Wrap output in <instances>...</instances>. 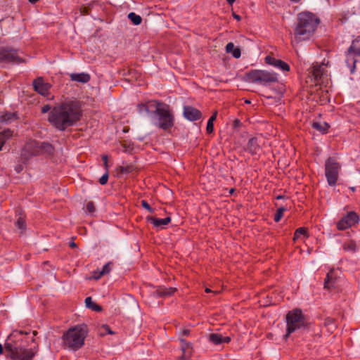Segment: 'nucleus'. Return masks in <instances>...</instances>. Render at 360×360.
Wrapping results in <instances>:
<instances>
[{
	"label": "nucleus",
	"mask_w": 360,
	"mask_h": 360,
	"mask_svg": "<svg viewBox=\"0 0 360 360\" xmlns=\"http://www.w3.org/2000/svg\"><path fill=\"white\" fill-rule=\"evenodd\" d=\"M25 347L21 331L13 332L8 336L4 344L6 356L11 360H32L35 352Z\"/></svg>",
	"instance_id": "f03ea898"
},
{
	"label": "nucleus",
	"mask_w": 360,
	"mask_h": 360,
	"mask_svg": "<svg viewBox=\"0 0 360 360\" xmlns=\"http://www.w3.org/2000/svg\"><path fill=\"white\" fill-rule=\"evenodd\" d=\"M82 117L79 102L75 98H65L56 104L48 115L49 122L59 131L75 125Z\"/></svg>",
	"instance_id": "f257e3e1"
},
{
	"label": "nucleus",
	"mask_w": 360,
	"mask_h": 360,
	"mask_svg": "<svg viewBox=\"0 0 360 360\" xmlns=\"http://www.w3.org/2000/svg\"><path fill=\"white\" fill-rule=\"evenodd\" d=\"M108 177H109V175H108V172H106L100 179H99V183L101 184V185H105L107 184L108 182Z\"/></svg>",
	"instance_id": "58836bf2"
},
{
	"label": "nucleus",
	"mask_w": 360,
	"mask_h": 360,
	"mask_svg": "<svg viewBox=\"0 0 360 360\" xmlns=\"http://www.w3.org/2000/svg\"><path fill=\"white\" fill-rule=\"evenodd\" d=\"M34 89L41 95L46 97L49 99H53V96L49 97L50 84L45 82L42 77H38L33 82Z\"/></svg>",
	"instance_id": "4468645a"
},
{
	"label": "nucleus",
	"mask_w": 360,
	"mask_h": 360,
	"mask_svg": "<svg viewBox=\"0 0 360 360\" xmlns=\"http://www.w3.org/2000/svg\"><path fill=\"white\" fill-rule=\"evenodd\" d=\"M184 115L190 121H195L201 117V112L198 109L192 106H184Z\"/></svg>",
	"instance_id": "dca6fc26"
},
{
	"label": "nucleus",
	"mask_w": 360,
	"mask_h": 360,
	"mask_svg": "<svg viewBox=\"0 0 360 360\" xmlns=\"http://www.w3.org/2000/svg\"><path fill=\"white\" fill-rule=\"evenodd\" d=\"M128 18L132 22V23L135 25H139L141 23L142 18L140 15L136 14L134 12H131L128 14Z\"/></svg>",
	"instance_id": "c756f323"
},
{
	"label": "nucleus",
	"mask_w": 360,
	"mask_h": 360,
	"mask_svg": "<svg viewBox=\"0 0 360 360\" xmlns=\"http://www.w3.org/2000/svg\"><path fill=\"white\" fill-rule=\"evenodd\" d=\"M334 281H335L334 271L331 270L326 275V278L325 282H324V288L330 289L332 287V285L334 283Z\"/></svg>",
	"instance_id": "393cba45"
},
{
	"label": "nucleus",
	"mask_w": 360,
	"mask_h": 360,
	"mask_svg": "<svg viewBox=\"0 0 360 360\" xmlns=\"http://www.w3.org/2000/svg\"><path fill=\"white\" fill-rule=\"evenodd\" d=\"M312 127L314 129L323 134L326 133L329 128V126L326 122H313Z\"/></svg>",
	"instance_id": "cd10ccee"
},
{
	"label": "nucleus",
	"mask_w": 360,
	"mask_h": 360,
	"mask_svg": "<svg viewBox=\"0 0 360 360\" xmlns=\"http://www.w3.org/2000/svg\"><path fill=\"white\" fill-rule=\"evenodd\" d=\"M359 215L354 212H349L342 217L337 224V228L340 230H345L359 222Z\"/></svg>",
	"instance_id": "ddd939ff"
},
{
	"label": "nucleus",
	"mask_w": 360,
	"mask_h": 360,
	"mask_svg": "<svg viewBox=\"0 0 360 360\" xmlns=\"http://www.w3.org/2000/svg\"><path fill=\"white\" fill-rule=\"evenodd\" d=\"M86 212L90 213V214L94 213L95 212V210H96L95 207H94V204L92 202H89L86 204Z\"/></svg>",
	"instance_id": "4c0bfd02"
},
{
	"label": "nucleus",
	"mask_w": 360,
	"mask_h": 360,
	"mask_svg": "<svg viewBox=\"0 0 360 360\" xmlns=\"http://www.w3.org/2000/svg\"><path fill=\"white\" fill-rule=\"evenodd\" d=\"M141 205L143 206V207L148 210L150 212H153V210L150 207V205L146 200L141 201Z\"/></svg>",
	"instance_id": "a19ab883"
},
{
	"label": "nucleus",
	"mask_w": 360,
	"mask_h": 360,
	"mask_svg": "<svg viewBox=\"0 0 360 360\" xmlns=\"http://www.w3.org/2000/svg\"><path fill=\"white\" fill-rule=\"evenodd\" d=\"M176 288H165L164 286L159 287L155 291V293L159 297L170 296L174 293Z\"/></svg>",
	"instance_id": "4be33fe9"
},
{
	"label": "nucleus",
	"mask_w": 360,
	"mask_h": 360,
	"mask_svg": "<svg viewBox=\"0 0 360 360\" xmlns=\"http://www.w3.org/2000/svg\"><path fill=\"white\" fill-rule=\"evenodd\" d=\"M190 334V330L188 329H184L181 333L180 335L181 336H187Z\"/></svg>",
	"instance_id": "49530a36"
},
{
	"label": "nucleus",
	"mask_w": 360,
	"mask_h": 360,
	"mask_svg": "<svg viewBox=\"0 0 360 360\" xmlns=\"http://www.w3.org/2000/svg\"><path fill=\"white\" fill-rule=\"evenodd\" d=\"M155 106L157 108L154 111V114L158 116L155 125L164 130L170 129L174 124V120L169 105L159 102L158 105Z\"/></svg>",
	"instance_id": "423d86ee"
},
{
	"label": "nucleus",
	"mask_w": 360,
	"mask_h": 360,
	"mask_svg": "<svg viewBox=\"0 0 360 360\" xmlns=\"http://www.w3.org/2000/svg\"><path fill=\"white\" fill-rule=\"evenodd\" d=\"M22 61L16 50L0 49V64L20 63Z\"/></svg>",
	"instance_id": "f8f14e48"
},
{
	"label": "nucleus",
	"mask_w": 360,
	"mask_h": 360,
	"mask_svg": "<svg viewBox=\"0 0 360 360\" xmlns=\"http://www.w3.org/2000/svg\"><path fill=\"white\" fill-rule=\"evenodd\" d=\"M359 245L354 240L345 242L342 248L345 251L355 252L358 250Z\"/></svg>",
	"instance_id": "b1692460"
},
{
	"label": "nucleus",
	"mask_w": 360,
	"mask_h": 360,
	"mask_svg": "<svg viewBox=\"0 0 360 360\" xmlns=\"http://www.w3.org/2000/svg\"><path fill=\"white\" fill-rule=\"evenodd\" d=\"M146 221L151 223L155 228L163 229L171 221V218L167 217L165 219H158L148 216L146 217Z\"/></svg>",
	"instance_id": "6ab92c4d"
},
{
	"label": "nucleus",
	"mask_w": 360,
	"mask_h": 360,
	"mask_svg": "<svg viewBox=\"0 0 360 360\" xmlns=\"http://www.w3.org/2000/svg\"><path fill=\"white\" fill-rule=\"evenodd\" d=\"M158 101H151L147 103H140L137 105V110L139 114H149L154 113L156 109V105H158Z\"/></svg>",
	"instance_id": "f3484780"
},
{
	"label": "nucleus",
	"mask_w": 360,
	"mask_h": 360,
	"mask_svg": "<svg viewBox=\"0 0 360 360\" xmlns=\"http://www.w3.org/2000/svg\"><path fill=\"white\" fill-rule=\"evenodd\" d=\"M265 62L266 63L272 65L278 69H280L283 71H289L290 70V66L286 63L280 59H276L271 56H267L265 58Z\"/></svg>",
	"instance_id": "2eb2a0df"
},
{
	"label": "nucleus",
	"mask_w": 360,
	"mask_h": 360,
	"mask_svg": "<svg viewBox=\"0 0 360 360\" xmlns=\"http://www.w3.org/2000/svg\"><path fill=\"white\" fill-rule=\"evenodd\" d=\"M340 170V164L333 158H329L325 162V174L330 186H334L337 183L339 172Z\"/></svg>",
	"instance_id": "9b49d317"
},
{
	"label": "nucleus",
	"mask_w": 360,
	"mask_h": 360,
	"mask_svg": "<svg viewBox=\"0 0 360 360\" xmlns=\"http://www.w3.org/2000/svg\"><path fill=\"white\" fill-rule=\"evenodd\" d=\"M217 111H215V112H214L213 115L210 117V119L208 120V122H214L217 119Z\"/></svg>",
	"instance_id": "c03bdc74"
},
{
	"label": "nucleus",
	"mask_w": 360,
	"mask_h": 360,
	"mask_svg": "<svg viewBox=\"0 0 360 360\" xmlns=\"http://www.w3.org/2000/svg\"><path fill=\"white\" fill-rule=\"evenodd\" d=\"M53 150L52 146L49 143L30 140L25 143L22 148L21 156L23 160L27 161L33 156L44 153H51Z\"/></svg>",
	"instance_id": "39448f33"
},
{
	"label": "nucleus",
	"mask_w": 360,
	"mask_h": 360,
	"mask_svg": "<svg viewBox=\"0 0 360 360\" xmlns=\"http://www.w3.org/2000/svg\"><path fill=\"white\" fill-rule=\"evenodd\" d=\"M328 59L324 58L321 63H315L310 68L309 74L314 78L316 84L323 83L328 76Z\"/></svg>",
	"instance_id": "9d476101"
},
{
	"label": "nucleus",
	"mask_w": 360,
	"mask_h": 360,
	"mask_svg": "<svg viewBox=\"0 0 360 360\" xmlns=\"http://www.w3.org/2000/svg\"><path fill=\"white\" fill-rule=\"evenodd\" d=\"M4 349L2 345L0 343V354L3 353Z\"/></svg>",
	"instance_id": "864d4df0"
},
{
	"label": "nucleus",
	"mask_w": 360,
	"mask_h": 360,
	"mask_svg": "<svg viewBox=\"0 0 360 360\" xmlns=\"http://www.w3.org/2000/svg\"><path fill=\"white\" fill-rule=\"evenodd\" d=\"M51 108L49 105H44L42 108H41V112L42 113H46V112H50L51 110Z\"/></svg>",
	"instance_id": "79ce46f5"
},
{
	"label": "nucleus",
	"mask_w": 360,
	"mask_h": 360,
	"mask_svg": "<svg viewBox=\"0 0 360 360\" xmlns=\"http://www.w3.org/2000/svg\"><path fill=\"white\" fill-rule=\"evenodd\" d=\"M102 160L103 161V164L105 165V169L108 170V156L106 155H103Z\"/></svg>",
	"instance_id": "a18cd8bd"
},
{
	"label": "nucleus",
	"mask_w": 360,
	"mask_h": 360,
	"mask_svg": "<svg viewBox=\"0 0 360 360\" xmlns=\"http://www.w3.org/2000/svg\"><path fill=\"white\" fill-rule=\"evenodd\" d=\"M112 263L108 262L106 264H105L102 269V270L100 271V276H104L105 274H108L110 272L112 269Z\"/></svg>",
	"instance_id": "72a5a7b5"
},
{
	"label": "nucleus",
	"mask_w": 360,
	"mask_h": 360,
	"mask_svg": "<svg viewBox=\"0 0 360 360\" xmlns=\"http://www.w3.org/2000/svg\"><path fill=\"white\" fill-rule=\"evenodd\" d=\"M226 51L232 53L233 56L236 58L240 57L241 53L238 48H235L233 43L229 42L226 46Z\"/></svg>",
	"instance_id": "5701e85b"
},
{
	"label": "nucleus",
	"mask_w": 360,
	"mask_h": 360,
	"mask_svg": "<svg viewBox=\"0 0 360 360\" xmlns=\"http://www.w3.org/2000/svg\"><path fill=\"white\" fill-rule=\"evenodd\" d=\"M205 292H213L214 294L217 295L219 293V291L217 290H214V291H212L211 289H210L209 288H205Z\"/></svg>",
	"instance_id": "de8ad7c7"
},
{
	"label": "nucleus",
	"mask_w": 360,
	"mask_h": 360,
	"mask_svg": "<svg viewBox=\"0 0 360 360\" xmlns=\"http://www.w3.org/2000/svg\"><path fill=\"white\" fill-rule=\"evenodd\" d=\"M233 18H234L235 19H236L237 20H240L241 19L240 16V15H237V14H236V13H233Z\"/></svg>",
	"instance_id": "09e8293b"
},
{
	"label": "nucleus",
	"mask_w": 360,
	"mask_h": 360,
	"mask_svg": "<svg viewBox=\"0 0 360 360\" xmlns=\"http://www.w3.org/2000/svg\"><path fill=\"white\" fill-rule=\"evenodd\" d=\"M100 271H94L92 274L91 278L95 280L99 279L102 276H100Z\"/></svg>",
	"instance_id": "37998d69"
},
{
	"label": "nucleus",
	"mask_w": 360,
	"mask_h": 360,
	"mask_svg": "<svg viewBox=\"0 0 360 360\" xmlns=\"http://www.w3.org/2000/svg\"><path fill=\"white\" fill-rule=\"evenodd\" d=\"M15 226L20 230L23 231L25 228V221L22 217H20L15 222Z\"/></svg>",
	"instance_id": "e433bc0d"
},
{
	"label": "nucleus",
	"mask_w": 360,
	"mask_h": 360,
	"mask_svg": "<svg viewBox=\"0 0 360 360\" xmlns=\"http://www.w3.org/2000/svg\"><path fill=\"white\" fill-rule=\"evenodd\" d=\"M319 20L312 13L303 12L298 15L297 22L293 32L292 43H299L309 39L313 35Z\"/></svg>",
	"instance_id": "7ed1b4c3"
},
{
	"label": "nucleus",
	"mask_w": 360,
	"mask_h": 360,
	"mask_svg": "<svg viewBox=\"0 0 360 360\" xmlns=\"http://www.w3.org/2000/svg\"><path fill=\"white\" fill-rule=\"evenodd\" d=\"M14 117H15V114L6 112L5 114L0 115V122L6 123V122H9L10 120H11L12 119H13Z\"/></svg>",
	"instance_id": "473e14b6"
},
{
	"label": "nucleus",
	"mask_w": 360,
	"mask_h": 360,
	"mask_svg": "<svg viewBox=\"0 0 360 360\" xmlns=\"http://www.w3.org/2000/svg\"><path fill=\"white\" fill-rule=\"evenodd\" d=\"M285 210V209L284 207H280L277 210L276 213L274 218L275 221L278 222L281 219Z\"/></svg>",
	"instance_id": "c9c22d12"
},
{
	"label": "nucleus",
	"mask_w": 360,
	"mask_h": 360,
	"mask_svg": "<svg viewBox=\"0 0 360 360\" xmlns=\"http://www.w3.org/2000/svg\"><path fill=\"white\" fill-rule=\"evenodd\" d=\"M350 189L352 191H355L356 190V188L355 187H351Z\"/></svg>",
	"instance_id": "5fc2aeb1"
},
{
	"label": "nucleus",
	"mask_w": 360,
	"mask_h": 360,
	"mask_svg": "<svg viewBox=\"0 0 360 360\" xmlns=\"http://www.w3.org/2000/svg\"><path fill=\"white\" fill-rule=\"evenodd\" d=\"M248 82L262 85L270 84L278 81L277 75L273 72L262 70H252L245 74Z\"/></svg>",
	"instance_id": "0eeeda50"
},
{
	"label": "nucleus",
	"mask_w": 360,
	"mask_h": 360,
	"mask_svg": "<svg viewBox=\"0 0 360 360\" xmlns=\"http://www.w3.org/2000/svg\"><path fill=\"white\" fill-rule=\"evenodd\" d=\"M209 341L214 345H220L222 343H229L231 338L229 336H223L220 333H211L209 335Z\"/></svg>",
	"instance_id": "aec40b11"
},
{
	"label": "nucleus",
	"mask_w": 360,
	"mask_h": 360,
	"mask_svg": "<svg viewBox=\"0 0 360 360\" xmlns=\"http://www.w3.org/2000/svg\"><path fill=\"white\" fill-rule=\"evenodd\" d=\"M345 61L350 72L354 73L356 64L360 61V37L352 41V44L347 49Z\"/></svg>",
	"instance_id": "6e6552de"
},
{
	"label": "nucleus",
	"mask_w": 360,
	"mask_h": 360,
	"mask_svg": "<svg viewBox=\"0 0 360 360\" xmlns=\"http://www.w3.org/2000/svg\"><path fill=\"white\" fill-rule=\"evenodd\" d=\"M258 148H259V145L257 143V139L256 138L250 139L248 143V149L252 153H257Z\"/></svg>",
	"instance_id": "c85d7f7f"
},
{
	"label": "nucleus",
	"mask_w": 360,
	"mask_h": 360,
	"mask_svg": "<svg viewBox=\"0 0 360 360\" xmlns=\"http://www.w3.org/2000/svg\"><path fill=\"white\" fill-rule=\"evenodd\" d=\"M282 198H283V197H282V196H281V195H279V196H278V197H277V198H278V199H281Z\"/></svg>",
	"instance_id": "6e6d98bb"
},
{
	"label": "nucleus",
	"mask_w": 360,
	"mask_h": 360,
	"mask_svg": "<svg viewBox=\"0 0 360 360\" xmlns=\"http://www.w3.org/2000/svg\"><path fill=\"white\" fill-rule=\"evenodd\" d=\"M302 235L304 237H305V238H308V237H309V235H308L307 231V229H306L305 228L301 227V228L297 229L295 231L294 237H293V240H296L299 239V238H300V237Z\"/></svg>",
	"instance_id": "7c9ffc66"
},
{
	"label": "nucleus",
	"mask_w": 360,
	"mask_h": 360,
	"mask_svg": "<svg viewBox=\"0 0 360 360\" xmlns=\"http://www.w3.org/2000/svg\"><path fill=\"white\" fill-rule=\"evenodd\" d=\"M72 81L80 83H87L90 80V75L87 73H72L70 75Z\"/></svg>",
	"instance_id": "412c9836"
},
{
	"label": "nucleus",
	"mask_w": 360,
	"mask_h": 360,
	"mask_svg": "<svg viewBox=\"0 0 360 360\" xmlns=\"http://www.w3.org/2000/svg\"><path fill=\"white\" fill-rule=\"evenodd\" d=\"M206 130L208 134H211L214 131L213 122H207Z\"/></svg>",
	"instance_id": "ea45409f"
},
{
	"label": "nucleus",
	"mask_w": 360,
	"mask_h": 360,
	"mask_svg": "<svg viewBox=\"0 0 360 360\" xmlns=\"http://www.w3.org/2000/svg\"><path fill=\"white\" fill-rule=\"evenodd\" d=\"M70 246L71 248H75V247L77 246V245H76V243H74V242H71V243H70Z\"/></svg>",
	"instance_id": "3c124183"
},
{
	"label": "nucleus",
	"mask_w": 360,
	"mask_h": 360,
	"mask_svg": "<svg viewBox=\"0 0 360 360\" xmlns=\"http://www.w3.org/2000/svg\"><path fill=\"white\" fill-rule=\"evenodd\" d=\"M88 334L85 325H77L70 328L63 335V346L72 351H77L84 344V340Z\"/></svg>",
	"instance_id": "20e7f679"
},
{
	"label": "nucleus",
	"mask_w": 360,
	"mask_h": 360,
	"mask_svg": "<svg viewBox=\"0 0 360 360\" xmlns=\"http://www.w3.org/2000/svg\"><path fill=\"white\" fill-rule=\"evenodd\" d=\"M180 342L182 356L179 360H191L190 357L192 353L191 344L184 340L182 338H180Z\"/></svg>",
	"instance_id": "a211bd4d"
},
{
	"label": "nucleus",
	"mask_w": 360,
	"mask_h": 360,
	"mask_svg": "<svg viewBox=\"0 0 360 360\" xmlns=\"http://www.w3.org/2000/svg\"><path fill=\"white\" fill-rule=\"evenodd\" d=\"M22 166H21V165H19V166L16 167L15 170H16V172H17L18 173H19V172L22 170Z\"/></svg>",
	"instance_id": "8fccbe9b"
},
{
	"label": "nucleus",
	"mask_w": 360,
	"mask_h": 360,
	"mask_svg": "<svg viewBox=\"0 0 360 360\" xmlns=\"http://www.w3.org/2000/svg\"><path fill=\"white\" fill-rule=\"evenodd\" d=\"M134 170V166L130 165H122L120 167V172L123 174H128Z\"/></svg>",
	"instance_id": "f704fd0d"
},
{
	"label": "nucleus",
	"mask_w": 360,
	"mask_h": 360,
	"mask_svg": "<svg viewBox=\"0 0 360 360\" xmlns=\"http://www.w3.org/2000/svg\"><path fill=\"white\" fill-rule=\"evenodd\" d=\"M85 304L86 307L92 309L95 311H101L102 308L101 306L96 304L94 302H93L91 297H88L85 299Z\"/></svg>",
	"instance_id": "bb28decb"
},
{
	"label": "nucleus",
	"mask_w": 360,
	"mask_h": 360,
	"mask_svg": "<svg viewBox=\"0 0 360 360\" xmlns=\"http://www.w3.org/2000/svg\"><path fill=\"white\" fill-rule=\"evenodd\" d=\"M13 136V132L10 129H6L0 133V150L7 139Z\"/></svg>",
	"instance_id": "a878e982"
},
{
	"label": "nucleus",
	"mask_w": 360,
	"mask_h": 360,
	"mask_svg": "<svg viewBox=\"0 0 360 360\" xmlns=\"http://www.w3.org/2000/svg\"><path fill=\"white\" fill-rule=\"evenodd\" d=\"M113 332L111 330L110 327L107 325H103L98 328V334L101 336H103L106 334H112Z\"/></svg>",
	"instance_id": "2f4dec72"
},
{
	"label": "nucleus",
	"mask_w": 360,
	"mask_h": 360,
	"mask_svg": "<svg viewBox=\"0 0 360 360\" xmlns=\"http://www.w3.org/2000/svg\"><path fill=\"white\" fill-rule=\"evenodd\" d=\"M236 0H226L229 4L232 5Z\"/></svg>",
	"instance_id": "603ef678"
},
{
	"label": "nucleus",
	"mask_w": 360,
	"mask_h": 360,
	"mask_svg": "<svg viewBox=\"0 0 360 360\" xmlns=\"http://www.w3.org/2000/svg\"><path fill=\"white\" fill-rule=\"evenodd\" d=\"M286 322L287 333L285 336L288 337L290 334L304 326V319L302 311L299 309L289 311L286 316Z\"/></svg>",
	"instance_id": "1a4fd4ad"
}]
</instances>
